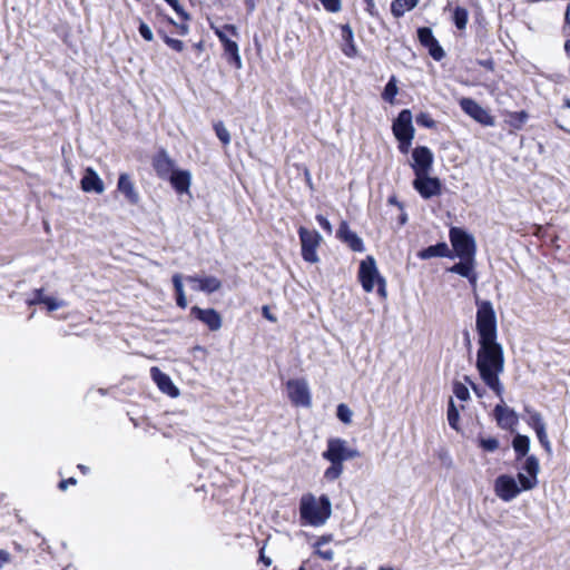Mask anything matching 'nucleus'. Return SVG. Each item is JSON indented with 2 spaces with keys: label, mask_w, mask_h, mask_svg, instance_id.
<instances>
[{
  "label": "nucleus",
  "mask_w": 570,
  "mask_h": 570,
  "mask_svg": "<svg viewBox=\"0 0 570 570\" xmlns=\"http://www.w3.org/2000/svg\"><path fill=\"white\" fill-rule=\"evenodd\" d=\"M475 328L479 336L475 367L484 384L501 400L493 410L498 425L504 430L512 429L518 416L513 409L503 404L504 387L500 374L504 370V352L498 342L497 315L490 301L478 303Z\"/></svg>",
  "instance_id": "obj_1"
},
{
  "label": "nucleus",
  "mask_w": 570,
  "mask_h": 570,
  "mask_svg": "<svg viewBox=\"0 0 570 570\" xmlns=\"http://www.w3.org/2000/svg\"><path fill=\"white\" fill-rule=\"evenodd\" d=\"M332 514V503L326 494L316 498L312 493L302 495L299 500V521L302 525L322 527Z\"/></svg>",
  "instance_id": "obj_2"
},
{
  "label": "nucleus",
  "mask_w": 570,
  "mask_h": 570,
  "mask_svg": "<svg viewBox=\"0 0 570 570\" xmlns=\"http://www.w3.org/2000/svg\"><path fill=\"white\" fill-rule=\"evenodd\" d=\"M358 278L365 292H372L374 289V285L377 284L379 295L383 297L386 296L385 279L380 275L376 262L372 256H367L361 262Z\"/></svg>",
  "instance_id": "obj_3"
},
{
  "label": "nucleus",
  "mask_w": 570,
  "mask_h": 570,
  "mask_svg": "<svg viewBox=\"0 0 570 570\" xmlns=\"http://www.w3.org/2000/svg\"><path fill=\"white\" fill-rule=\"evenodd\" d=\"M450 242L454 250L453 257L475 258L476 245L474 237L463 228L451 227Z\"/></svg>",
  "instance_id": "obj_4"
},
{
  "label": "nucleus",
  "mask_w": 570,
  "mask_h": 570,
  "mask_svg": "<svg viewBox=\"0 0 570 570\" xmlns=\"http://www.w3.org/2000/svg\"><path fill=\"white\" fill-rule=\"evenodd\" d=\"M322 456L331 463H342L360 456L356 449L347 446V442L340 438H333L327 441V449Z\"/></svg>",
  "instance_id": "obj_5"
},
{
  "label": "nucleus",
  "mask_w": 570,
  "mask_h": 570,
  "mask_svg": "<svg viewBox=\"0 0 570 570\" xmlns=\"http://www.w3.org/2000/svg\"><path fill=\"white\" fill-rule=\"evenodd\" d=\"M298 236L301 240V253L303 259L307 263H317L320 258L317 256L316 249L322 240L320 233L301 226L298 228Z\"/></svg>",
  "instance_id": "obj_6"
},
{
  "label": "nucleus",
  "mask_w": 570,
  "mask_h": 570,
  "mask_svg": "<svg viewBox=\"0 0 570 570\" xmlns=\"http://www.w3.org/2000/svg\"><path fill=\"white\" fill-rule=\"evenodd\" d=\"M413 188L424 199H430L434 196H439L442 193V183L438 177L429 176L426 174L415 175L413 180Z\"/></svg>",
  "instance_id": "obj_7"
},
{
  "label": "nucleus",
  "mask_w": 570,
  "mask_h": 570,
  "mask_svg": "<svg viewBox=\"0 0 570 570\" xmlns=\"http://www.w3.org/2000/svg\"><path fill=\"white\" fill-rule=\"evenodd\" d=\"M495 494L504 502H510L521 492L514 478L508 474L499 475L494 481Z\"/></svg>",
  "instance_id": "obj_8"
},
{
  "label": "nucleus",
  "mask_w": 570,
  "mask_h": 570,
  "mask_svg": "<svg viewBox=\"0 0 570 570\" xmlns=\"http://www.w3.org/2000/svg\"><path fill=\"white\" fill-rule=\"evenodd\" d=\"M461 109L483 126H493L494 118L472 98H462L459 102Z\"/></svg>",
  "instance_id": "obj_9"
},
{
  "label": "nucleus",
  "mask_w": 570,
  "mask_h": 570,
  "mask_svg": "<svg viewBox=\"0 0 570 570\" xmlns=\"http://www.w3.org/2000/svg\"><path fill=\"white\" fill-rule=\"evenodd\" d=\"M287 392L291 401L297 406H309L311 395L307 383L302 380H291L287 382Z\"/></svg>",
  "instance_id": "obj_10"
},
{
  "label": "nucleus",
  "mask_w": 570,
  "mask_h": 570,
  "mask_svg": "<svg viewBox=\"0 0 570 570\" xmlns=\"http://www.w3.org/2000/svg\"><path fill=\"white\" fill-rule=\"evenodd\" d=\"M413 163L411 164L414 174H426L431 170L433 165V154L430 148L425 146H417L412 151Z\"/></svg>",
  "instance_id": "obj_11"
},
{
  "label": "nucleus",
  "mask_w": 570,
  "mask_h": 570,
  "mask_svg": "<svg viewBox=\"0 0 570 570\" xmlns=\"http://www.w3.org/2000/svg\"><path fill=\"white\" fill-rule=\"evenodd\" d=\"M392 129L395 138L414 137V127L412 125L411 110H401L395 120L393 121Z\"/></svg>",
  "instance_id": "obj_12"
},
{
  "label": "nucleus",
  "mask_w": 570,
  "mask_h": 570,
  "mask_svg": "<svg viewBox=\"0 0 570 570\" xmlns=\"http://www.w3.org/2000/svg\"><path fill=\"white\" fill-rule=\"evenodd\" d=\"M448 271L465 277L473 287L476 286L475 258H460V262L452 265Z\"/></svg>",
  "instance_id": "obj_13"
},
{
  "label": "nucleus",
  "mask_w": 570,
  "mask_h": 570,
  "mask_svg": "<svg viewBox=\"0 0 570 570\" xmlns=\"http://www.w3.org/2000/svg\"><path fill=\"white\" fill-rule=\"evenodd\" d=\"M191 315L208 326L210 331H218L222 327V317L213 308H200L198 306L191 307Z\"/></svg>",
  "instance_id": "obj_14"
},
{
  "label": "nucleus",
  "mask_w": 570,
  "mask_h": 570,
  "mask_svg": "<svg viewBox=\"0 0 570 570\" xmlns=\"http://www.w3.org/2000/svg\"><path fill=\"white\" fill-rule=\"evenodd\" d=\"M336 235L337 238L345 243L353 252L361 253L365 249L362 238L350 229L346 222L340 224Z\"/></svg>",
  "instance_id": "obj_15"
},
{
  "label": "nucleus",
  "mask_w": 570,
  "mask_h": 570,
  "mask_svg": "<svg viewBox=\"0 0 570 570\" xmlns=\"http://www.w3.org/2000/svg\"><path fill=\"white\" fill-rule=\"evenodd\" d=\"M150 375L153 381L157 384L158 389L171 397L179 395V390L174 385L171 379L161 372L158 367L154 366L150 368Z\"/></svg>",
  "instance_id": "obj_16"
},
{
  "label": "nucleus",
  "mask_w": 570,
  "mask_h": 570,
  "mask_svg": "<svg viewBox=\"0 0 570 570\" xmlns=\"http://www.w3.org/2000/svg\"><path fill=\"white\" fill-rule=\"evenodd\" d=\"M186 281L190 283L191 289L205 292L208 294L218 291L222 286L220 281L214 276H187Z\"/></svg>",
  "instance_id": "obj_17"
},
{
  "label": "nucleus",
  "mask_w": 570,
  "mask_h": 570,
  "mask_svg": "<svg viewBox=\"0 0 570 570\" xmlns=\"http://www.w3.org/2000/svg\"><path fill=\"white\" fill-rule=\"evenodd\" d=\"M117 189L126 197L130 204L136 205L139 202V194L137 193L135 184L128 174H120Z\"/></svg>",
  "instance_id": "obj_18"
},
{
  "label": "nucleus",
  "mask_w": 570,
  "mask_h": 570,
  "mask_svg": "<svg viewBox=\"0 0 570 570\" xmlns=\"http://www.w3.org/2000/svg\"><path fill=\"white\" fill-rule=\"evenodd\" d=\"M174 161L170 159L165 150L158 153L154 159V168L157 175L161 178H166L173 174L176 169L174 168Z\"/></svg>",
  "instance_id": "obj_19"
},
{
  "label": "nucleus",
  "mask_w": 570,
  "mask_h": 570,
  "mask_svg": "<svg viewBox=\"0 0 570 570\" xmlns=\"http://www.w3.org/2000/svg\"><path fill=\"white\" fill-rule=\"evenodd\" d=\"M81 187L87 193L95 191L101 194L105 190L102 180L91 168L86 169L85 176L81 179Z\"/></svg>",
  "instance_id": "obj_20"
},
{
  "label": "nucleus",
  "mask_w": 570,
  "mask_h": 570,
  "mask_svg": "<svg viewBox=\"0 0 570 570\" xmlns=\"http://www.w3.org/2000/svg\"><path fill=\"white\" fill-rule=\"evenodd\" d=\"M417 257L421 259H430L433 257H450L453 258V254L450 252L449 246L444 242H440L435 245H431L426 248L421 249L417 253Z\"/></svg>",
  "instance_id": "obj_21"
},
{
  "label": "nucleus",
  "mask_w": 570,
  "mask_h": 570,
  "mask_svg": "<svg viewBox=\"0 0 570 570\" xmlns=\"http://www.w3.org/2000/svg\"><path fill=\"white\" fill-rule=\"evenodd\" d=\"M169 180L175 190L179 194L187 193L190 186V173L188 170H175L169 176Z\"/></svg>",
  "instance_id": "obj_22"
},
{
  "label": "nucleus",
  "mask_w": 570,
  "mask_h": 570,
  "mask_svg": "<svg viewBox=\"0 0 570 570\" xmlns=\"http://www.w3.org/2000/svg\"><path fill=\"white\" fill-rule=\"evenodd\" d=\"M220 41L224 46L225 55L230 63H234L236 68H240V57L238 55V47L235 41L229 40L226 35L222 31L217 32Z\"/></svg>",
  "instance_id": "obj_23"
},
{
  "label": "nucleus",
  "mask_w": 570,
  "mask_h": 570,
  "mask_svg": "<svg viewBox=\"0 0 570 570\" xmlns=\"http://www.w3.org/2000/svg\"><path fill=\"white\" fill-rule=\"evenodd\" d=\"M341 38H342V51L345 56L352 58L356 55V46L354 43V32L350 24H343L341 27Z\"/></svg>",
  "instance_id": "obj_24"
},
{
  "label": "nucleus",
  "mask_w": 570,
  "mask_h": 570,
  "mask_svg": "<svg viewBox=\"0 0 570 570\" xmlns=\"http://www.w3.org/2000/svg\"><path fill=\"white\" fill-rule=\"evenodd\" d=\"M419 0H393L391 3V12L395 18H401L406 11L414 9Z\"/></svg>",
  "instance_id": "obj_25"
},
{
  "label": "nucleus",
  "mask_w": 570,
  "mask_h": 570,
  "mask_svg": "<svg viewBox=\"0 0 570 570\" xmlns=\"http://www.w3.org/2000/svg\"><path fill=\"white\" fill-rule=\"evenodd\" d=\"M513 450L517 454V459L525 456L530 449V439L527 435L517 434L512 441Z\"/></svg>",
  "instance_id": "obj_26"
},
{
  "label": "nucleus",
  "mask_w": 570,
  "mask_h": 570,
  "mask_svg": "<svg viewBox=\"0 0 570 570\" xmlns=\"http://www.w3.org/2000/svg\"><path fill=\"white\" fill-rule=\"evenodd\" d=\"M452 19L459 30L465 29L469 19L468 10L463 7H455Z\"/></svg>",
  "instance_id": "obj_27"
},
{
  "label": "nucleus",
  "mask_w": 570,
  "mask_h": 570,
  "mask_svg": "<svg viewBox=\"0 0 570 570\" xmlns=\"http://www.w3.org/2000/svg\"><path fill=\"white\" fill-rule=\"evenodd\" d=\"M522 470L525 472V474H529V476H533L534 479H538V474L540 471L539 460L534 455L527 456Z\"/></svg>",
  "instance_id": "obj_28"
},
{
  "label": "nucleus",
  "mask_w": 570,
  "mask_h": 570,
  "mask_svg": "<svg viewBox=\"0 0 570 570\" xmlns=\"http://www.w3.org/2000/svg\"><path fill=\"white\" fill-rule=\"evenodd\" d=\"M397 91H399V89L396 86V78L394 76H392L384 87V90L382 92V98L385 101L393 104L394 98L397 95Z\"/></svg>",
  "instance_id": "obj_29"
},
{
  "label": "nucleus",
  "mask_w": 570,
  "mask_h": 570,
  "mask_svg": "<svg viewBox=\"0 0 570 570\" xmlns=\"http://www.w3.org/2000/svg\"><path fill=\"white\" fill-rule=\"evenodd\" d=\"M459 419H460L459 410L456 409L453 400L450 399L449 405H448V422H449V425L456 431L459 430Z\"/></svg>",
  "instance_id": "obj_30"
},
{
  "label": "nucleus",
  "mask_w": 570,
  "mask_h": 570,
  "mask_svg": "<svg viewBox=\"0 0 570 570\" xmlns=\"http://www.w3.org/2000/svg\"><path fill=\"white\" fill-rule=\"evenodd\" d=\"M518 482L520 484L521 491H528L532 490L538 484V479H534L533 476H529V474L519 472L518 475Z\"/></svg>",
  "instance_id": "obj_31"
},
{
  "label": "nucleus",
  "mask_w": 570,
  "mask_h": 570,
  "mask_svg": "<svg viewBox=\"0 0 570 570\" xmlns=\"http://www.w3.org/2000/svg\"><path fill=\"white\" fill-rule=\"evenodd\" d=\"M417 39L423 47H426L436 38L434 37L432 29L429 27H421L417 29Z\"/></svg>",
  "instance_id": "obj_32"
},
{
  "label": "nucleus",
  "mask_w": 570,
  "mask_h": 570,
  "mask_svg": "<svg viewBox=\"0 0 570 570\" xmlns=\"http://www.w3.org/2000/svg\"><path fill=\"white\" fill-rule=\"evenodd\" d=\"M425 48L429 50V55L436 61H440L445 57V52L436 39L429 43Z\"/></svg>",
  "instance_id": "obj_33"
},
{
  "label": "nucleus",
  "mask_w": 570,
  "mask_h": 570,
  "mask_svg": "<svg viewBox=\"0 0 570 570\" xmlns=\"http://www.w3.org/2000/svg\"><path fill=\"white\" fill-rule=\"evenodd\" d=\"M342 472V463H331V465L324 472V478L328 481H334L341 476Z\"/></svg>",
  "instance_id": "obj_34"
},
{
  "label": "nucleus",
  "mask_w": 570,
  "mask_h": 570,
  "mask_svg": "<svg viewBox=\"0 0 570 570\" xmlns=\"http://www.w3.org/2000/svg\"><path fill=\"white\" fill-rule=\"evenodd\" d=\"M535 434H537V438L540 442V444L543 446L544 451L547 452L548 455H552V446H551V443L549 441V438H548V434H547V431H546V426L544 428H541L537 431H534Z\"/></svg>",
  "instance_id": "obj_35"
},
{
  "label": "nucleus",
  "mask_w": 570,
  "mask_h": 570,
  "mask_svg": "<svg viewBox=\"0 0 570 570\" xmlns=\"http://www.w3.org/2000/svg\"><path fill=\"white\" fill-rule=\"evenodd\" d=\"M352 411L351 409L344 404V403H341L337 405L336 407V415L338 417L340 421H342L343 423L347 424L351 422L352 420Z\"/></svg>",
  "instance_id": "obj_36"
},
{
  "label": "nucleus",
  "mask_w": 570,
  "mask_h": 570,
  "mask_svg": "<svg viewBox=\"0 0 570 570\" xmlns=\"http://www.w3.org/2000/svg\"><path fill=\"white\" fill-rule=\"evenodd\" d=\"M529 115L527 111H515L510 115V122L515 128H521L522 125L528 120Z\"/></svg>",
  "instance_id": "obj_37"
},
{
  "label": "nucleus",
  "mask_w": 570,
  "mask_h": 570,
  "mask_svg": "<svg viewBox=\"0 0 570 570\" xmlns=\"http://www.w3.org/2000/svg\"><path fill=\"white\" fill-rule=\"evenodd\" d=\"M453 393L461 401H468L470 399V392L465 384L461 382L453 383Z\"/></svg>",
  "instance_id": "obj_38"
},
{
  "label": "nucleus",
  "mask_w": 570,
  "mask_h": 570,
  "mask_svg": "<svg viewBox=\"0 0 570 570\" xmlns=\"http://www.w3.org/2000/svg\"><path fill=\"white\" fill-rule=\"evenodd\" d=\"M529 413V425L534 430H539L546 426V423L541 414L537 411H528Z\"/></svg>",
  "instance_id": "obj_39"
},
{
  "label": "nucleus",
  "mask_w": 570,
  "mask_h": 570,
  "mask_svg": "<svg viewBox=\"0 0 570 570\" xmlns=\"http://www.w3.org/2000/svg\"><path fill=\"white\" fill-rule=\"evenodd\" d=\"M158 33L163 37L165 43L168 47H170L173 50H175L177 52H180V51L184 50L185 46H184V42L181 40L170 38V37H168L167 35H165L161 31H158Z\"/></svg>",
  "instance_id": "obj_40"
},
{
  "label": "nucleus",
  "mask_w": 570,
  "mask_h": 570,
  "mask_svg": "<svg viewBox=\"0 0 570 570\" xmlns=\"http://www.w3.org/2000/svg\"><path fill=\"white\" fill-rule=\"evenodd\" d=\"M480 446L487 452H494L499 448V441L495 438L480 439Z\"/></svg>",
  "instance_id": "obj_41"
},
{
  "label": "nucleus",
  "mask_w": 570,
  "mask_h": 570,
  "mask_svg": "<svg viewBox=\"0 0 570 570\" xmlns=\"http://www.w3.org/2000/svg\"><path fill=\"white\" fill-rule=\"evenodd\" d=\"M416 122L417 125L425 127V128H433L435 126V121L424 112H421L416 116Z\"/></svg>",
  "instance_id": "obj_42"
},
{
  "label": "nucleus",
  "mask_w": 570,
  "mask_h": 570,
  "mask_svg": "<svg viewBox=\"0 0 570 570\" xmlns=\"http://www.w3.org/2000/svg\"><path fill=\"white\" fill-rule=\"evenodd\" d=\"M215 131L217 137L224 145H227L229 142V134L223 124H216Z\"/></svg>",
  "instance_id": "obj_43"
},
{
  "label": "nucleus",
  "mask_w": 570,
  "mask_h": 570,
  "mask_svg": "<svg viewBox=\"0 0 570 570\" xmlns=\"http://www.w3.org/2000/svg\"><path fill=\"white\" fill-rule=\"evenodd\" d=\"M328 12H338L342 8L341 0H320Z\"/></svg>",
  "instance_id": "obj_44"
},
{
  "label": "nucleus",
  "mask_w": 570,
  "mask_h": 570,
  "mask_svg": "<svg viewBox=\"0 0 570 570\" xmlns=\"http://www.w3.org/2000/svg\"><path fill=\"white\" fill-rule=\"evenodd\" d=\"M42 288L35 289L32 298L28 301L29 305L42 304L47 299Z\"/></svg>",
  "instance_id": "obj_45"
},
{
  "label": "nucleus",
  "mask_w": 570,
  "mask_h": 570,
  "mask_svg": "<svg viewBox=\"0 0 570 570\" xmlns=\"http://www.w3.org/2000/svg\"><path fill=\"white\" fill-rule=\"evenodd\" d=\"M43 305H46L47 309L49 312H53L60 307H63L66 304L63 301H58L56 298H52V297H47L46 302L42 303Z\"/></svg>",
  "instance_id": "obj_46"
},
{
  "label": "nucleus",
  "mask_w": 570,
  "mask_h": 570,
  "mask_svg": "<svg viewBox=\"0 0 570 570\" xmlns=\"http://www.w3.org/2000/svg\"><path fill=\"white\" fill-rule=\"evenodd\" d=\"M315 554H317L321 559L326 561H332L334 559V551L332 549H323L322 548H315Z\"/></svg>",
  "instance_id": "obj_47"
},
{
  "label": "nucleus",
  "mask_w": 570,
  "mask_h": 570,
  "mask_svg": "<svg viewBox=\"0 0 570 570\" xmlns=\"http://www.w3.org/2000/svg\"><path fill=\"white\" fill-rule=\"evenodd\" d=\"M139 33L146 41H151L154 39V33L150 27L145 22H140Z\"/></svg>",
  "instance_id": "obj_48"
},
{
  "label": "nucleus",
  "mask_w": 570,
  "mask_h": 570,
  "mask_svg": "<svg viewBox=\"0 0 570 570\" xmlns=\"http://www.w3.org/2000/svg\"><path fill=\"white\" fill-rule=\"evenodd\" d=\"M183 19L187 20L189 19V16L186 13V11L183 9V7L179 4L178 0H165Z\"/></svg>",
  "instance_id": "obj_49"
},
{
  "label": "nucleus",
  "mask_w": 570,
  "mask_h": 570,
  "mask_svg": "<svg viewBox=\"0 0 570 570\" xmlns=\"http://www.w3.org/2000/svg\"><path fill=\"white\" fill-rule=\"evenodd\" d=\"M414 137L396 138L399 141V149L402 154H407Z\"/></svg>",
  "instance_id": "obj_50"
},
{
  "label": "nucleus",
  "mask_w": 570,
  "mask_h": 570,
  "mask_svg": "<svg viewBox=\"0 0 570 570\" xmlns=\"http://www.w3.org/2000/svg\"><path fill=\"white\" fill-rule=\"evenodd\" d=\"M173 284H174V288H175L176 295L185 293L184 292V285H183V276L180 274H175L173 276Z\"/></svg>",
  "instance_id": "obj_51"
},
{
  "label": "nucleus",
  "mask_w": 570,
  "mask_h": 570,
  "mask_svg": "<svg viewBox=\"0 0 570 570\" xmlns=\"http://www.w3.org/2000/svg\"><path fill=\"white\" fill-rule=\"evenodd\" d=\"M316 220L318 223V225L327 233H332V225L330 223V220L323 216V215H316Z\"/></svg>",
  "instance_id": "obj_52"
},
{
  "label": "nucleus",
  "mask_w": 570,
  "mask_h": 570,
  "mask_svg": "<svg viewBox=\"0 0 570 570\" xmlns=\"http://www.w3.org/2000/svg\"><path fill=\"white\" fill-rule=\"evenodd\" d=\"M332 540H333L332 534H325V535L320 537L313 546H314V548H322L325 544L330 543Z\"/></svg>",
  "instance_id": "obj_53"
},
{
  "label": "nucleus",
  "mask_w": 570,
  "mask_h": 570,
  "mask_svg": "<svg viewBox=\"0 0 570 570\" xmlns=\"http://www.w3.org/2000/svg\"><path fill=\"white\" fill-rule=\"evenodd\" d=\"M76 483H77V481H76V479H75V478H69V479H67V480H62V481H60V482H59V489H60L61 491H65V490H67V488H68V485H69V484H72V485H73V484H76Z\"/></svg>",
  "instance_id": "obj_54"
},
{
  "label": "nucleus",
  "mask_w": 570,
  "mask_h": 570,
  "mask_svg": "<svg viewBox=\"0 0 570 570\" xmlns=\"http://www.w3.org/2000/svg\"><path fill=\"white\" fill-rule=\"evenodd\" d=\"M176 303L179 307L181 308H186L187 306V299H186V296H185V293L184 294H177L176 295Z\"/></svg>",
  "instance_id": "obj_55"
},
{
  "label": "nucleus",
  "mask_w": 570,
  "mask_h": 570,
  "mask_svg": "<svg viewBox=\"0 0 570 570\" xmlns=\"http://www.w3.org/2000/svg\"><path fill=\"white\" fill-rule=\"evenodd\" d=\"M10 560V554L4 551V550H0V569L6 564L8 563Z\"/></svg>",
  "instance_id": "obj_56"
},
{
  "label": "nucleus",
  "mask_w": 570,
  "mask_h": 570,
  "mask_svg": "<svg viewBox=\"0 0 570 570\" xmlns=\"http://www.w3.org/2000/svg\"><path fill=\"white\" fill-rule=\"evenodd\" d=\"M463 338H464V344L468 348V352L471 353L472 351V343H471V336H470V332L469 331H464L463 332Z\"/></svg>",
  "instance_id": "obj_57"
},
{
  "label": "nucleus",
  "mask_w": 570,
  "mask_h": 570,
  "mask_svg": "<svg viewBox=\"0 0 570 570\" xmlns=\"http://www.w3.org/2000/svg\"><path fill=\"white\" fill-rule=\"evenodd\" d=\"M470 386L473 390V392L479 396L482 397L484 394V389H482L480 385L475 384L474 382H470Z\"/></svg>",
  "instance_id": "obj_58"
},
{
  "label": "nucleus",
  "mask_w": 570,
  "mask_h": 570,
  "mask_svg": "<svg viewBox=\"0 0 570 570\" xmlns=\"http://www.w3.org/2000/svg\"><path fill=\"white\" fill-rule=\"evenodd\" d=\"M364 2H365V3H366V6H367V7H366L367 12H368L371 16H374V14H375V12H374V10H375V3H374V1H373V0H364Z\"/></svg>",
  "instance_id": "obj_59"
},
{
  "label": "nucleus",
  "mask_w": 570,
  "mask_h": 570,
  "mask_svg": "<svg viewBox=\"0 0 570 570\" xmlns=\"http://www.w3.org/2000/svg\"><path fill=\"white\" fill-rule=\"evenodd\" d=\"M259 561H262L266 567L271 566L272 560L267 557H265L263 550L259 552Z\"/></svg>",
  "instance_id": "obj_60"
},
{
  "label": "nucleus",
  "mask_w": 570,
  "mask_h": 570,
  "mask_svg": "<svg viewBox=\"0 0 570 570\" xmlns=\"http://www.w3.org/2000/svg\"><path fill=\"white\" fill-rule=\"evenodd\" d=\"M263 314L267 320L272 322L276 321V318L269 313L268 306H263Z\"/></svg>",
  "instance_id": "obj_61"
},
{
  "label": "nucleus",
  "mask_w": 570,
  "mask_h": 570,
  "mask_svg": "<svg viewBox=\"0 0 570 570\" xmlns=\"http://www.w3.org/2000/svg\"><path fill=\"white\" fill-rule=\"evenodd\" d=\"M389 204L395 205V206H397L401 210H403V204H402V203H400V202L396 199V197H395V196H391V197L389 198Z\"/></svg>",
  "instance_id": "obj_62"
},
{
  "label": "nucleus",
  "mask_w": 570,
  "mask_h": 570,
  "mask_svg": "<svg viewBox=\"0 0 570 570\" xmlns=\"http://www.w3.org/2000/svg\"><path fill=\"white\" fill-rule=\"evenodd\" d=\"M564 51L568 57H570V39L566 40L564 42Z\"/></svg>",
  "instance_id": "obj_63"
},
{
  "label": "nucleus",
  "mask_w": 570,
  "mask_h": 570,
  "mask_svg": "<svg viewBox=\"0 0 570 570\" xmlns=\"http://www.w3.org/2000/svg\"><path fill=\"white\" fill-rule=\"evenodd\" d=\"M407 222V215L405 213H402L400 216V224L404 225Z\"/></svg>",
  "instance_id": "obj_64"
}]
</instances>
